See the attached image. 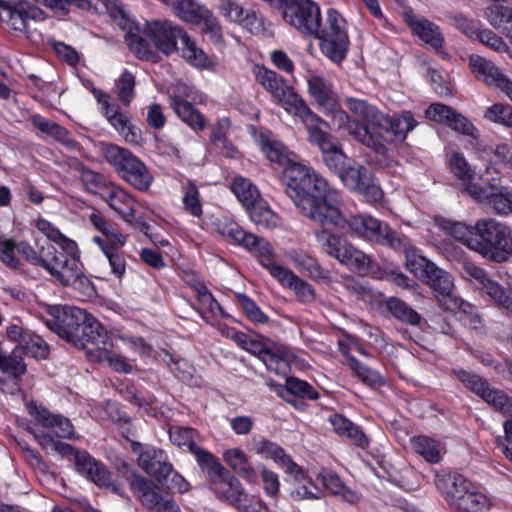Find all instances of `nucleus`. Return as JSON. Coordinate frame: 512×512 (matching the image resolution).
Segmentation results:
<instances>
[{"label": "nucleus", "instance_id": "nucleus-1", "mask_svg": "<svg viewBox=\"0 0 512 512\" xmlns=\"http://www.w3.org/2000/svg\"><path fill=\"white\" fill-rule=\"evenodd\" d=\"M314 191L316 195L310 198H295L300 214L321 228L315 231V238L322 250L361 274L376 276L380 271L378 263L334 233L347 226V219L341 212L343 200L340 194L328 187L323 190L322 186H315Z\"/></svg>", "mask_w": 512, "mask_h": 512}, {"label": "nucleus", "instance_id": "nucleus-2", "mask_svg": "<svg viewBox=\"0 0 512 512\" xmlns=\"http://www.w3.org/2000/svg\"><path fill=\"white\" fill-rule=\"evenodd\" d=\"M314 191L316 195L310 198H295L300 214L321 228L315 231V238L322 250L361 274L376 276L380 271L378 263L334 233L347 226V219L341 212L343 200L340 194L328 187L323 190L322 186H315Z\"/></svg>", "mask_w": 512, "mask_h": 512}, {"label": "nucleus", "instance_id": "nucleus-3", "mask_svg": "<svg viewBox=\"0 0 512 512\" xmlns=\"http://www.w3.org/2000/svg\"><path fill=\"white\" fill-rule=\"evenodd\" d=\"M138 33L126 35L125 41L130 50L141 59L153 56L151 44L165 55L179 51L191 65L205 69H215V62L178 25L168 20L146 21Z\"/></svg>", "mask_w": 512, "mask_h": 512}, {"label": "nucleus", "instance_id": "nucleus-4", "mask_svg": "<svg viewBox=\"0 0 512 512\" xmlns=\"http://www.w3.org/2000/svg\"><path fill=\"white\" fill-rule=\"evenodd\" d=\"M45 325L59 337L74 346L85 349L88 345L105 349L108 331L91 314L75 306H52Z\"/></svg>", "mask_w": 512, "mask_h": 512}, {"label": "nucleus", "instance_id": "nucleus-5", "mask_svg": "<svg viewBox=\"0 0 512 512\" xmlns=\"http://www.w3.org/2000/svg\"><path fill=\"white\" fill-rule=\"evenodd\" d=\"M263 153L271 161L284 167L283 181L285 192L297 207L295 196L299 198H310L316 195L315 186L328 187L325 179L312 171L307 166L296 162V156L286 146L277 141H263L261 147Z\"/></svg>", "mask_w": 512, "mask_h": 512}, {"label": "nucleus", "instance_id": "nucleus-6", "mask_svg": "<svg viewBox=\"0 0 512 512\" xmlns=\"http://www.w3.org/2000/svg\"><path fill=\"white\" fill-rule=\"evenodd\" d=\"M345 103L351 113L366 123L361 124L357 122L350 126L349 134L359 143L372 149L381 164L390 165L391 159L388 149L381 142L380 136L372 133L370 130V126H377V124L383 122L384 114L361 99L347 97Z\"/></svg>", "mask_w": 512, "mask_h": 512}, {"label": "nucleus", "instance_id": "nucleus-7", "mask_svg": "<svg viewBox=\"0 0 512 512\" xmlns=\"http://www.w3.org/2000/svg\"><path fill=\"white\" fill-rule=\"evenodd\" d=\"M201 469L207 473L211 487L216 495L224 499L229 504L238 509L248 512H259L262 508V502L256 500V507L247 505V494L245 493L239 480L224 466H222L215 457L209 458V461H204V466Z\"/></svg>", "mask_w": 512, "mask_h": 512}, {"label": "nucleus", "instance_id": "nucleus-8", "mask_svg": "<svg viewBox=\"0 0 512 512\" xmlns=\"http://www.w3.org/2000/svg\"><path fill=\"white\" fill-rule=\"evenodd\" d=\"M254 73L257 82L286 110L293 109L295 116L303 124L315 115L307 103L275 71L256 66Z\"/></svg>", "mask_w": 512, "mask_h": 512}, {"label": "nucleus", "instance_id": "nucleus-9", "mask_svg": "<svg viewBox=\"0 0 512 512\" xmlns=\"http://www.w3.org/2000/svg\"><path fill=\"white\" fill-rule=\"evenodd\" d=\"M347 23L343 16L335 9L326 11L325 22L318 20V28L311 36L321 41L322 52L334 62L339 63L345 58L349 39Z\"/></svg>", "mask_w": 512, "mask_h": 512}, {"label": "nucleus", "instance_id": "nucleus-10", "mask_svg": "<svg viewBox=\"0 0 512 512\" xmlns=\"http://www.w3.org/2000/svg\"><path fill=\"white\" fill-rule=\"evenodd\" d=\"M321 125L328 126V123L317 114L304 123L309 142L321 150L325 165L338 176L350 159L337 138L324 131Z\"/></svg>", "mask_w": 512, "mask_h": 512}, {"label": "nucleus", "instance_id": "nucleus-11", "mask_svg": "<svg viewBox=\"0 0 512 512\" xmlns=\"http://www.w3.org/2000/svg\"><path fill=\"white\" fill-rule=\"evenodd\" d=\"M475 229L472 250L491 259H495L499 252H507L512 235L510 227L493 218H486L478 220Z\"/></svg>", "mask_w": 512, "mask_h": 512}, {"label": "nucleus", "instance_id": "nucleus-12", "mask_svg": "<svg viewBox=\"0 0 512 512\" xmlns=\"http://www.w3.org/2000/svg\"><path fill=\"white\" fill-rule=\"evenodd\" d=\"M275 9L280 11L285 23L299 33L311 36L318 31L321 11L319 5L313 0H280Z\"/></svg>", "mask_w": 512, "mask_h": 512}, {"label": "nucleus", "instance_id": "nucleus-13", "mask_svg": "<svg viewBox=\"0 0 512 512\" xmlns=\"http://www.w3.org/2000/svg\"><path fill=\"white\" fill-rule=\"evenodd\" d=\"M41 20L42 11L28 7L22 0H0V22L9 30L29 36Z\"/></svg>", "mask_w": 512, "mask_h": 512}, {"label": "nucleus", "instance_id": "nucleus-14", "mask_svg": "<svg viewBox=\"0 0 512 512\" xmlns=\"http://www.w3.org/2000/svg\"><path fill=\"white\" fill-rule=\"evenodd\" d=\"M426 283L433 290L439 303L447 310L457 314L458 312L472 313L473 305L455 295L454 280L445 270L430 267L429 274L425 278Z\"/></svg>", "mask_w": 512, "mask_h": 512}, {"label": "nucleus", "instance_id": "nucleus-15", "mask_svg": "<svg viewBox=\"0 0 512 512\" xmlns=\"http://www.w3.org/2000/svg\"><path fill=\"white\" fill-rule=\"evenodd\" d=\"M48 253L52 254V256L46 270L61 284L72 286L75 289H83L84 291L92 288V283L84 275L79 258L67 259L53 245H48Z\"/></svg>", "mask_w": 512, "mask_h": 512}, {"label": "nucleus", "instance_id": "nucleus-16", "mask_svg": "<svg viewBox=\"0 0 512 512\" xmlns=\"http://www.w3.org/2000/svg\"><path fill=\"white\" fill-rule=\"evenodd\" d=\"M218 230L228 241L235 242L252 252L264 268L271 264V259L274 257L273 248L264 238L247 233L234 222L222 223Z\"/></svg>", "mask_w": 512, "mask_h": 512}, {"label": "nucleus", "instance_id": "nucleus-17", "mask_svg": "<svg viewBox=\"0 0 512 512\" xmlns=\"http://www.w3.org/2000/svg\"><path fill=\"white\" fill-rule=\"evenodd\" d=\"M133 453L137 456L138 466L148 475L154 477L159 483L166 482L173 473V465L168 461L166 454L153 446L130 441Z\"/></svg>", "mask_w": 512, "mask_h": 512}, {"label": "nucleus", "instance_id": "nucleus-18", "mask_svg": "<svg viewBox=\"0 0 512 512\" xmlns=\"http://www.w3.org/2000/svg\"><path fill=\"white\" fill-rule=\"evenodd\" d=\"M75 464L77 471L86 475L99 487L110 489L113 493L123 496V487L111 480V474L106 467L92 458L85 451H75Z\"/></svg>", "mask_w": 512, "mask_h": 512}, {"label": "nucleus", "instance_id": "nucleus-19", "mask_svg": "<svg viewBox=\"0 0 512 512\" xmlns=\"http://www.w3.org/2000/svg\"><path fill=\"white\" fill-rule=\"evenodd\" d=\"M26 372L19 350L14 349L10 354L0 355V389L7 394H15L20 390L19 378Z\"/></svg>", "mask_w": 512, "mask_h": 512}, {"label": "nucleus", "instance_id": "nucleus-20", "mask_svg": "<svg viewBox=\"0 0 512 512\" xmlns=\"http://www.w3.org/2000/svg\"><path fill=\"white\" fill-rule=\"evenodd\" d=\"M270 274L278 279L284 286L294 291L295 295L302 303H312L316 299L314 288L306 281L298 277L291 270L279 265L271 259V264L265 267Z\"/></svg>", "mask_w": 512, "mask_h": 512}, {"label": "nucleus", "instance_id": "nucleus-21", "mask_svg": "<svg viewBox=\"0 0 512 512\" xmlns=\"http://www.w3.org/2000/svg\"><path fill=\"white\" fill-rule=\"evenodd\" d=\"M426 116L434 121L445 122L454 131L467 136L476 137L478 132L472 122L464 115L441 103L431 104L426 110Z\"/></svg>", "mask_w": 512, "mask_h": 512}, {"label": "nucleus", "instance_id": "nucleus-22", "mask_svg": "<svg viewBox=\"0 0 512 512\" xmlns=\"http://www.w3.org/2000/svg\"><path fill=\"white\" fill-rule=\"evenodd\" d=\"M406 23L414 34H416L425 44L429 45L439 54L443 51V36L439 27L424 17H419L413 13H405Z\"/></svg>", "mask_w": 512, "mask_h": 512}, {"label": "nucleus", "instance_id": "nucleus-23", "mask_svg": "<svg viewBox=\"0 0 512 512\" xmlns=\"http://www.w3.org/2000/svg\"><path fill=\"white\" fill-rule=\"evenodd\" d=\"M252 450L258 455L272 458L278 462L285 473H294L298 477L301 476V467L286 455L284 450L276 443L264 437L254 438Z\"/></svg>", "mask_w": 512, "mask_h": 512}, {"label": "nucleus", "instance_id": "nucleus-24", "mask_svg": "<svg viewBox=\"0 0 512 512\" xmlns=\"http://www.w3.org/2000/svg\"><path fill=\"white\" fill-rule=\"evenodd\" d=\"M29 412L35 416L37 421L51 430V433L58 438L72 439L74 437V428L70 420L61 416L51 414L47 409L30 405Z\"/></svg>", "mask_w": 512, "mask_h": 512}, {"label": "nucleus", "instance_id": "nucleus-25", "mask_svg": "<svg viewBox=\"0 0 512 512\" xmlns=\"http://www.w3.org/2000/svg\"><path fill=\"white\" fill-rule=\"evenodd\" d=\"M100 197L126 222L132 223L134 218V199L122 188L109 184L103 189Z\"/></svg>", "mask_w": 512, "mask_h": 512}, {"label": "nucleus", "instance_id": "nucleus-26", "mask_svg": "<svg viewBox=\"0 0 512 512\" xmlns=\"http://www.w3.org/2000/svg\"><path fill=\"white\" fill-rule=\"evenodd\" d=\"M435 483L450 505L457 501L472 486L471 482L463 475L457 473L437 475Z\"/></svg>", "mask_w": 512, "mask_h": 512}, {"label": "nucleus", "instance_id": "nucleus-27", "mask_svg": "<svg viewBox=\"0 0 512 512\" xmlns=\"http://www.w3.org/2000/svg\"><path fill=\"white\" fill-rule=\"evenodd\" d=\"M195 431L188 427H172L169 430L170 440L178 447L186 446L195 455L200 467L204 466V461L208 462L213 458L210 453L199 447L194 441Z\"/></svg>", "mask_w": 512, "mask_h": 512}, {"label": "nucleus", "instance_id": "nucleus-28", "mask_svg": "<svg viewBox=\"0 0 512 512\" xmlns=\"http://www.w3.org/2000/svg\"><path fill=\"white\" fill-rule=\"evenodd\" d=\"M307 84L309 95L320 109L327 105H332L338 99L332 84L320 75H310L307 78Z\"/></svg>", "mask_w": 512, "mask_h": 512}, {"label": "nucleus", "instance_id": "nucleus-29", "mask_svg": "<svg viewBox=\"0 0 512 512\" xmlns=\"http://www.w3.org/2000/svg\"><path fill=\"white\" fill-rule=\"evenodd\" d=\"M417 125L418 122L410 111H402L392 117L384 115L383 122L377 124L378 127L390 131L399 140H404L407 134L413 131Z\"/></svg>", "mask_w": 512, "mask_h": 512}, {"label": "nucleus", "instance_id": "nucleus-30", "mask_svg": "<svg viewBox=\"0 0 512 512\" xmlns=\"http://www.w3.org/2000/svg\"><path fill=\"white\" fill-rule=\"evenodd\" d=\"M223 458L225 462L247 482L252 484L257 482L258 474L249 462L244 451L239 448L229 449L224 453Z\"/></svg>", "mask_w": 512, "mask_h": 512}, {"label": "nucleus", "instance_id": "nucleus-31", "mask_svg": "<svg viewBox=\"0 0 512 512\" xmlns=\"http://www.w3.org/2000/svg\"><path fill=\"white\" fill-rule=\"evenodd\" d=\"M125 181L138 190H147L152 182L146 166L134 156L119 174Z\"/></svg>", "mask_w": 512, "mask_h": 512}, {"label": "nucleus", "instance_id": "nucleus-32", "mask_svg": "<svg viewBox=\"0 0 512 512\" xmlns=\"http://www.w3.org/2000/svg\"><path fill=\"white\" fill-rule=\"evenodd\" d=\"M294 265L308 277L318 282L330 281V273L324 269L318 261L306 253L295 252L291 256Z\"/></svg>", "mask_w": 512, "mask_h": 512}, {"label": "nucleus", "instance_id": "nucleus-33", "mask_svg": "<svg viewBox=\"0 0 512 512\" xmlns=\"http://www.w3.org/2000/svg\"><path fill=\"white\" fill-rule=\"evenodd\" d=\"M470 67L479 79L485 81L487 85L495 86L496 88L500 84V80H503L505 77L493 62L478 55L470 57Z\"/></svg>", "mask_w": 512, "mask_h": 512}, {"label": "nucleus", "instance_id": "nucleus-34", "mask_svg": "<svg viewBox=\"0 0 512 512\" xmlns=\"http://www.w3.org/2000/svg\"><path fill=\"white\" fill-rule=\"evenodd\" d=\"M436 224L447 234L472 250V241H474L476 234L475 225L468 226L464 222L452 221L442 217L436 218Z\"/></svg>", "mask_w": 512, "mask_h": 512}, {"label": "nucleus", "instance_id": "nucleus-35", "mask_svg": "<svg viewBox=\"0 0 512 512\" xmlns=\"http://www.w3.org/2000/svg\"><path fill=\"white\" fill-rule=\"evenodd\" d=\"M330 423L337 434L350 439L353 444L361 448H365L368 445V439L359 427L342 415L334 414L330 417Z\"/></svg>", "mask_w": 512, "mask_h": 512}, {"label": "nucleus", "instance_id": "nucleus-36", "mask_svg": "<svg viewBox=\"0 0 512 512\" xmlns=\"http://www.w3.org/2000/svg\"><path fill=\"white\" fill-rule=\"evenodd\" d=\"M290 357L291 352L287 347L269 343L259 359L263 361L268 370L280 373L285 369L286 363Z\"/></svg>", "mask_w": 512, "mask_h": 512}, {"label": "nucleus", "instance_id": "nucleus-37", "mask_svg": "<svg viewBox=\"0 0 512 512\" xmlns=\"http://www.w3.org/2000/svg\"><path fill=\"white\" fill-rule=\"evenodd\" d=\"M246 210L253 223L261 228L273 229L280 225V217L262 199H258Z\"/></svg>", "mask_w": 512, "mask_h": 512}, {"label": "nucleus", "instance_id": "nucleus-38", "mask_svg": "<svg viewBox=\"0 0 512 512\" xmlns=\"http://www.w3.org/2000/svg\"><path fill=\"white\" fill-rule=\"evenodd\" d=\"M173 10L181 20L190 24H199L210 16L209 10L194 0H179L174 3Z\"/></svg>", "mask_w": 512, "mask_h": 512}, {"label": "nucleus", "instance_id": "nucleus-39", "mask_svg": "<svg viewBox=\"0 0 512 512\" xmlns=\"http://www.w3.org/2000/svg\"><path fill=\"white\" fill-rule=\"evenodd\" d=\"M293 480V487L290 495L294 500L305 499H319L322 496V491L318 488L303 472L301 468V476H296L294 473H287Z\"/></svg>", "mask_w": 512, "mask_h": 512}, {"label": "nucleus", "instance_id": "nucleus-40", "mask_svg": "<svg viewBox=\"0 0 512 512\" xmlns=\"http://www.w3.org/2000/svg\"><path fill=\"white\" fill-rule=\"evenodd\" d=\"M369 176L370 174L366 167L351 159L338 175L341 182L353 191H356L361 185L365 184Z\"/></svg>", "mask_w": 512, "mask_h": 512}, {"label": "nucleus", "instance_id": "nucleus-41", "mask_svg": "<svg viewBox=\"0 0 512 512\" xmlns=\"http://www.w3.org/2000/svg\"><path fill=\"white\" fill-rule=\"evenodd\" d=\"M387 310L399 321L406 324L417 326L422 318L411 306L396 297H390L386 300Z\"/></svg>", "mask_w": 512, "mask_h": 512}, {"label": "nucleus", "instance_id": "nucleus-42", "mask_svg": "<svg viewBox=\"0 0 512 512\" xmlns=\"http://www.w3.org/2000/svg\"><path fill=\"white\" fill-rule=\"evenodd\" d=\"M322 484L334 495L340 496L344 501L354 504L358 501L357 494L345 486L340 477L329 470H324L319 475Z\"/></svg>", "mask_w": 512, "mask_h": 512}, {"label": "nucleus", "instance_id": "nucleus-43", "mask_svg": "<svg viewBox=\"0 0 512 512\" xmlns=\"http://www.w3.org/2000/svg\"><path fill=\"white\" fill-rule=\"evenodd\" d=\"M171 106L175 113L186 122L194 130H203L204 119L203 116L194 108V106L186 100L181 98H173Z\"/></svg>", "mask_w": 512, "mask_h": 512}, {"label": "nucleus", "instance_id": "nucleus-44", "mask_svg": "<svg viewBox=\"0 0 512 512\" xmlns=\"http://www.w3.org/2000/svg\"><path fill=\"white\" fill-rule=\"evenodd\" d=\"M101 152L105 160L120 174L134 155L126 148L111 143H102Z\"/></svg>", "mask_w": 512, "mask_h": 512}, {"label": "nucleus", "instance_id": "nucleus-45", "mask_svg": "<svg viewBox=\"0 0 512 512\" xmlns=\"http://www.w3.org/2000/svg\"><path fill=\"white\" fill-rule=\"evenodd\" d=\"M412 448L430 463H437L441 459V445L438 441L427 436H417L411 439Z\"/></svg>", "mask_w": 512, "mask_h": 512}, {"label": "nucleus", "instance_id": "nucleus-46", "mask_svg": "<svg viewBox=\"0 0 512 512\" xmlns=\"http://www.w3.org/2000/svg\"><path fill=\"white\" fill-rule=\"evenodd\" d=\"M232 190L246 209L249 208L258 199H260V194L256 186L253 185L249 180L242 177L234 179Z\"/></svg>", "mask_w": 512, "mask_h": 512}, {"label": "nucleus", "instance_id": "nucleus-47", "mask_svg": "<svg viewBox=\"0 0 512 512\" xmlns=\"http://www.w3.org/2000/svg\"><path fill=\"white\" fill-rule=\"evenodd\" d=\"M480 289L487 294L498 307L505 309L512 315V295L507 294L501 285L489 279Z\"/></svg>", "mask_w": 512, "mask_h": 512}, {"label": "nucleus", "instance_id": "nucleus-48", "mask_svg": "<svg viewBox=\"0 0 512 512\" xmlns=\"http://www.w3.org/2000/svg\"><path fill=\"white\" fill-rule=\"evenodd\" d=\"M350 367L357 378L365 385L375 388L385 385L386 380L377 371L361 364L357 359L351 358Z\"/></svg>", "mask_w": 512, "mask_h": 512}, {"label": "nucleus", "instance_id": "nucleus-49", "mask_svg": "<svg viewBox=\"0 0 512 512\" xmlns=\"http://www.w3.org/2000/svg\"><path fill=\"white\" fill-rule=\"evenodd\" d=\"M33 123L42 132L51 135L66 147L74 148L76 146V142L70 137L69 133L58 124L40 118H33Z\"/></svg>", "mask_w": 512, "mask_h": 512}, {"label": "nucleus", "instance_id": "nucleus-50", "mask_svg": "<svg viewBox=\"0 0 512 512\" xmlns=\"http://www.w3.org/2000/svg\"><path fill=\"white\" fill-rule=\"evenodd\" d=\"M486 497L481 493L468 489L451 506L460 512H479L485 506Z\"/></svg>", "mask_w": 512, "mask_h": 512}, {"label": "nucleus", "instance_id": "nucleus-51", "mask_svg": "<svg viewBox=\"0 0 512 512\" xmlns=\"http://www.w3.org/2000/svg\"><path fill=\"white\" fill-rule=\"evenodd\" d=\"M128 142H134L139 137L135 127L131 123L130 117L121 111H114L113 115H109V121Z\"/></svg>", "mask_w": 512, "mask_h": 512}, {"label": "nucleus", "instance_id": "nucleus-52", "mask_svg": "<svg viewBox=\"0 0 512 512\" xmlns=\"http://www.w3.org/2000/svg\"><path fill=\"white\" fill-rule=\"evenodd\" d=\"M107 344L108 345L105 347V349L102 347H94V350L98 353L97 360L107 361L109 365L117 372L130 373L132 366L126 362L123 357L111 352L112 343L109 335Z\"/></svg>", "mask_w": 512, "mask_h": 512}, {"label": "nucleus", "instance_id": "nucleus-53", "mask_svg": "<svg viewBox=\"0 0 512 512\" xmlns=\"http://www.w3.org/2000/svg\"><path fill=\"white\" fill-rule=\"evenodd\" d=\"M485 15L496 29H506L508 24L512 26V8L510 7L493 5L486 9Z\"/></svg>", "mask_w": 512, "mask_h": 512}, {"label": "nucleus", "instance_id": "nucleus-54", "mask_svg": "<svg viewBox=\"0 0 512 512\" xmlns=\"http://www.w3.org/2000/svg\"><path fill=\"white\" fill-rule=\"evenodd\" d=\"M378 244L401 252H408L412 247L411 241L407 236L392 230L388 225Z\"/></svg>", "mask_w": 512, "mask_h": 512}, {"label": "nucleus", "instance_id": "nucleus-55", "mask_svg": "<svg viewBox=\"0 0 512 512\" xmlns=\"http://www.w3.org/2000/svg\"><path fill=\"white\" fill-rule=\"evenodd\" d=\"M488 204L497 214H512V190L501 187L498 193H491Z\"/></svg>", "mask_w": 512, "mask_h": 512}, {"label": "nucleus", "instance_id": "nucleus-56", "mask_svg": "<svg viewBox=\"0 0 512 512\" xmlns=\"http://www.w3.org/2000/svg\"><path fill=\"white\" fill-rule=\"evenodd\" d=\"M17 250L31 264L41 266L44 269L49 266L52 254L48 253V246L42 247V254H38L28 243L21 242L17 245Z\"/></svg>", "mask_w": 512, "mask_h": 512}, {"label": "nucleus", "instance_id": "nucleus-57", "mask_svg": "<svg viewBox=\"0 0 512 512\" xmlns=\"http://www.w3.org/2000/svg\"><path fill=\"white\" fill-rule=\"evenodd\" d=\"M21 349L34 358H46L49 349L45 341L38 335L28 333L22 340Z\"/></svg>", "mask_w": 512, "mask_h": 512}, {"label": "nucleus", "instance_id": "nucleus-58", "mask_svg": "<svg viewBox=\"0 0 512 512\" xmlns=\"http://www.w3.org/2000/svg\"><path fill=\"white\" fill-rule=\"evenodd\" d=\"M484 118L491 122L512 128V108L508 105L500 103L492 105L485 111Z\"/></svg>", "mask_w": 512, "mask_h": 512}, {"label": "nucleus", "instance_id": "nucleus-59", "mask_svg": "<svg viewBox=\"0 0 512 512\" xmlns=\"http://www.w3.org/2000/svg\"><path fill=\"white\" fill-rule=\"evenodd\" d=\"M404 253L406 254L407 268L415 275L425 280L426 276L429 274L430 267H434L435 264L423 256L416 255L412 248Z\"/></svg>", "mask_w": 512, "mask_h": 512}, {"label": "nucleus", "instance_id": "nucleus-60", "mask_svg": "<svg viewBox=\"0 0 512 512\" xmlns=\"http://www.w3.org/2000/svg\"><path fill=\"white\" fill-rule=\"evenodd\" d=\"M449 165L453 174L460 180L471 181L475 176L474 170L459 152L452 153Z\"/></svg>", "mask_w": 512, "mask_h": 512}, {"label": "nucleus", "instance_id": "nucleus-61", "mask_svg": "<svg viewBox=\"0 0 512 512\" xmlns=\"http://www.w3.org/2000/svg\"><path fill=\"white\" fill-rule=\"evenodd\" d=\"M127 482L130 490L139 501H141L151 490L157 488L151 480H148L137 473H131V475L127 477Z\"/></svg>", "mask_w": 512, "mask_h": 512}, {"label": "nucleus", "instance_id": "nucleus-62", "mask_svg": "<svg viewBox=\"0 0 512 512\" xmlns=\"http://www.w3.org/2000/svg\"><path fill=\"white\" fill-rule=\"evenodd\" d=\"M127 482L130 490L139 501H141L151 490L157 488L151 480H148L137 473H131V475L127 477Z\"/></svg>", "mask_w": 512, "mask_h": 512}, {"label": "nucleus", "instance_id": "nucleus-63", "mask_svg": "<svg viewBox=\"0 0 512 512\" xmlns=\"http://www.w3.org/2000/svg\"><path fill=\"white\" fill-rule=\"evenodd\" d=\"M17 244L13 239H6L0 235V260L10 269L17 270L21 263L15 256Z\"/></svg>", "mask_w": 512, "mask_h": 512}, {"label": "nucleus", "instance_id": "nucleus-64", "mask_svg": "<svg viewBox=\"0 0 512 512\" xmlns=\"http://www.w3.org/2000/svg\"><path fill=\"white\" fill-rule=\"evenodd\" d=\"M287 391L293 395L310 400L318 399V392L307 382L290 377L286 380Z\"/></svg>", "mask_w": 512, "mask_h": 512}]
</instances>
